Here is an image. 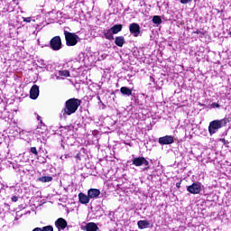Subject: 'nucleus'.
Returning <instances> with one entry per match:
<instances>
[{
  "label": "nucleus",
  "instance_id": "obj_33",
  "mask_svg": "<svg viewBox=\"0 0 231 231\" xmlns=\"http://www.w3.org/2000/svg\"><path fill=\"white\" fill-rule=\"evenodd\" d=\"M37 120H41V117H40V116H37Z\"/></svg>",
  "mask_w": 231,
  "mask_h": 231
},
{
  "label": "nucleus",
  "instance_id": "obj_32",
  "mask_svg": "<svg viewBox=\"0 0 231 231\" xmlns=\"http://www.w3.org/2000/svg\"><path fill=\"white\" fill-rule=\"evenodd\" d=\"M176 187H177L178 189H180V183H177V184H176Z\"/></svg>",
  "mask_w": 231,
  "mask_h": 231
},
{
  "label": "nucleus",
  "instance_id": "obj_26",
  "mask_svg": "<svg viewBox=\"0 0 231 231\" xmlns=\"http://www.w3.org/2000/svg\"><path fill=\"white\" fill-rule=\"evenodd\" d=\"M11 199L14 203H16V201H18L19 199L17 198V196H13Z\"/></svg>",
  "mask_w": 231,
  "mask_h": 231
},
{
  "label": "nucleus",
  "instance_id": "obj_28",
  "mask_svg": "<svg viewBox=\"0 0 231 231\" xmlns=\"http://www.w3.org/2000/svg\"><path fill=\"white\" fill-rule=\"evenodd\" d=\"M39 62H40V66H46V63L44 62V60H42Z\"/></svg>",
  "mask_w": 231,
  "mask_h": 231
},
{
  "label": "nucleus",
  "instance_id": "obj_2",
  "mask_svg": "<svg viewBox=\"0 0 231 231\" xmlns=\"http://www.w3.org/2000/svg\"><path fill=\"white\" fill-rule=\"evenodd\" d=\"M226 124H228V121L226 118L211 121L208 125V133L210 136L216 134V133H217L219 129L226 127Z\"/></svg>",
  "mask_w": 231,
  "mask_h": 231
},
{
  "label": "nucleus",
  "instance_id": "obj_3",
  "mask_svg": "<svg viewBox=\"0 0 231 231\" xmlns=\"http://www.w3.org/2000/svg\"><path fill=\"white\" fill-rule=\"evenodd\" d=\"M67 46H75L79 42V36L73 32L64 31Z\"/></svg>",
  "mask_w": 231,
  "mask_h": 231
},
{
  "label": "nucleus",
  "instance_id": "obj_10",
  "mask_svg": "<svg viewBox=\"0 0 231 231\" xmlns=\"http://www.w3.org/2000/svg\"><path fill=\"white\" fill-rule=\"evenodd\" d=\"M88 196L89 199H97L100 196V189H90L88 190Z\"/></svg>",
  "mask_w": 231,
  "mask_h": 231
},
{
  "label": "nucleus",
  "instance_id": "obj_16",
  "mask_svg": "<svg viewBox=\"0 0 231 231\" xmlns=\"http://www.w3.org/2000/svg\"><path fill=\"white\" fill-rule=\"evenodd\" d=\"M115 44L119 48H122L125 44V38L124 36H117L115 39Z\"/></svg>",
  "mask_w": 231,
  "mask_h": 231
},
{
  "label": "nucleus",
  "instance_id": "obj_31",
  "mask_svg": "<svg viewBox=\"0 0 231 231\" xmlns=\"http://www.w3.org/2000/svg\"><path fill=\"white\" fill-rule=\"evenodd\" d=\"M195 33H197L198 35H199V33H201V31L197 30V31L195 32Z\"/></svg>",
  "mask_w": 231,
  "mask_h": 231
},
{
  "label": "nucleus",
  "instance_id": "obj_23",
  "mask_svg": "<svg viewBox=\"0 0 231 231\" xmlns=\"http://www.w3.org/2000/svg\"><path fill=\"white\" fill-rule=\"evenodd\" d=\"M30 152H32L35 156H37V154H39V152H37V148L36 147H31Z\"/></svg>",
  "mask_w": 231,
  "mask_h": 231
},
{
  "label": "nucleus",
  "instance_id": "obj_13",
  "mask_svg": "<svg viewBox=\"0 0 231 231\" xmlns=\"http://www.w3.org/2000/svg\"><path fill=\"white\" fill-rule=\"evenodd\" d=\"M113 35V31H111V29H105L103 31V37H105V39H107V41H114L115 36Z\"/></svg>",
  "mask_w": 231,
  "mask_h": 231
},
{
  "label": "nucleus",
  "instance_id": "obj_8",
  "mask_svg": "<svg viewBox=\"0 0 231 231\" xmlns=\"http://www.w3.org/2000/svg\"><path fill=\"white\" fill-rule=\"evenodd\" d=\"M158 143H160V145H171V143H174V136L165 135L160 137Z\"/></svg>",
  "mask_w": 231,
  "mask_h": 231
},
{
  "label": "nucleus",
  "instance_id": "obj_29",
  "mask_svg": "<svg viewBox=\"0 0 231 231\" xmlns=\"http://www.w3.org/2000/svg\"><path fill=\"white\" fill-rule=\"evenodd\" d=\"M97 98L99 104L104 105V103H102V99L100 98V96H97Z\"/></svg>",
  "mask_w": 231,
  "mask_h": 231
},
{
  "label": "nucleus",
  "instance_id": "obj_14",
  "mask_svg": "<svg viewBox=\"0 0 231 231\" xmlns=\"http://www.w3.org/2000/svg\"><path fill=\"white\" fill-rule=\"evenodd\" d=\"M83 230L86 231H98V226H97L94 222L88 223Z\"/></svg>",
  "mask_w": 231,
  "mask_h": 231
},
{
  "label": "nucleus",
  "instance_id": "obj_12",
  "mask_svg": "<svg viewBox=\"0 0 231 231\" xmlns=\"http://www.w3.org/2000/svg\"><path fill=\"white\" fill-rule=\"evenodd\" d=\"M78 198H79V203H81V205H88V203H89V196L88 195H86L82 192H80L79 195H78Z\"/></svg>",
  "mask_w": 231,
  "mask_h": 231
},
{
  "label": "nucleus",
  "instance_id": "obj_20",
  "mask_svg": "<svg viewBox=\"0 0 231 231\" xmlns=\"http://www.w3.org/2000/svg\"><path fill=\"white\" fill-rule=\"evenodd\" d=\"M122 28H123L122 24H116L112 26L110 30L112 31V33L114 35H116V33H119V32H122Z\"/></svg>",
  "mask_w": 231,
  "mask_h": 231
},
{
  "label": "nucleus",
  "instance_id": "obj_1",
  "mask_svg": "<svg viewBox=\"0 0 231 231\" xmlns=\"http://www.w3.org/2000/svg\"><path fill=\"white\" fill-rule=\"evenodd\" d=\"M81 101L77 98H70L65 102V107L62 109L63 116H70L74 113H77V109L80 106Z\"/></svg>",
  "mask_w": 231,
  "mask_h": 231
},
{
  "label": "nucleus",
  "instance_id": "obj_27",
  "mask_svg": "<svg viewBox=\"0 0 231 231\" xmlns=\"http://www.w3.org/2000/svg\"><path fill=\"white\" fill-rule=\"evenodd\" d=\"M24 23H32V17H26L23 19Z\"/></svg>",
  "mask_w": 231,
  "mask_h": 231
},
{
  "label": "nucleus",
  "instance_id": "obj_34",
  "mask_svg": "<svg viewBox=\"0 0 231 231\" xmlns=\"http://www.w3.org/2000/svg\"><path fill=\"white\" fill-rule=\"evenodd\" d=\"M15 220H17V217H15Z\"/></svg>",
  "mask_w": 231,
  "mask_h": 231
},
{
  "label": "nucleus",
  "instance_id": "obj_5",
  "mask_svg": "<svg viewBox=\"0 0 231 231\" xmlns=\"http://www.w3.org/2000/svg\"><path fill=\"white\" fill-rule=\"evenodd\" d=\"M50 46L53 50V51H59V50H61L62 40H60V36L53 37L50 42Z\"/></svg>",
  "mask_w": 231,
  "mask_h": 231
},
{
  "label": "nucleus",
  "instance_id": "obj_21",
  "mask_svg": "<svg viewBox=\"0 0 231 231\" xmlns=\"http://www.w3.org/2000/svg\"><path fill=\"white\" fill-rule=\"evenodd\" d=\"M52 180H53V177L51 176H43L38 179V181H42V183H50V181H52Z\"/></svg>",
  "mask_w": 231,
  "mask_h": 231
},
{
  "label": "nucleus",
  "instance_id": "obj_18",
  "mask_svg": "<svg viewBox=\"0 0 231 231\" xmlns=\"http://www.w3.org/2000/svg\"><path fill=\"white\" fill-rule=\"evenodd\" d=\"M120 92L122 95H125V97H131L133 95V90L127 87H122L120 88Z\"/></svg>",
  "mask_w": 231,
  "mask_h": 231
},
{
  "label": "nucleus",
  "instance_id": "obj_11",
  "mask_svg": "<svg viewBox=\"0 0 231 231\" xmlns=\"http://www.w3.org/2000/svg\"><path fill=\"white\" fill-rule=\"evenodd\" d=\"M30 97L32 100L39 98V86L33 85L30 90Z\"/></svg>",
  "mask_w": 231,
  "mask_h": 231
},
{
  "label": "nucleus",
  "instance_id": "obj_19",
  "mask_svg": "<svg viewBox=\"0 0 231 231\" xmlns=\"http://www.w3.org/2000/svg\"><path fill=\"white\" fill-rule=\"evenodd\" d=\"M152 23H154V26L158 27L163 23V21L162 20V16L154 15L152 16Z\"/></svg>",
  "mask_w": 231,
  "mask_h": 231
},
{
  "label": "nucleus",
  "instance_id": "obj_9",
  "mask_svg": "<svg viewBox=\"0 0 231 231\" xmlns=\"http://www.w3.org/2000/svg\"><path fill=\"white\" fill-rule=\"evenodd\" d=\"M55 226L58 228V231L64 230L68 226V222L66 219L60 217L55 221Z\"/></svg>",
  "mask_w": 231,
  "mask_h": 231
},
{
  "label": "nucleus",
  "instance_id": "obj_25",
  "mask_svg": "<svg viewBox=\"0 0 231 231\" xmlns=\"http://www.w3.org/2000/svg\"><path fill=\"white\" fill-rule=\"evenodd\" d=\"M181 5H187L188 3H191L192 0H180Z\"/></svg>",
  "mask_w": 231,
  "mask_h": 231
},
{
  "label": "nucleus",
  "instance_id": "obj_17",
  "mask_svg": "<svg viewBox=\"0 0 231 231\" xmlns=\"http://www.w3.org/2000/svg\"><path fill=\"white\" fill-rule=\"evenodd\" d=\"M138 225V228H140L141 230H143V228H149V226L151 225V223H149L148 220H139L137 222Z\"/></svg>",
  "mask_w": 231,
  "mask_h": 231
},
{
  "label": "nucleus",
  "instance_id": "obj_22",
  "mask_svg": "<svg viewBox=\"0 0 231 231\" xmlns=\"http://www.w3.org/2000/svg\"><path fill=\"white\" fill-rule=\"evenodd\" d=\"M42 231H53V226H45L43 227H41Z\"/></svg>",
  "mask_w": 231,
  "mask_h": 231
},
{
  "label": "nucleus",
  "instance_id": "obj_6",
  "mask_svg": "<svg viewBox=\"0 0 231 231\" xmlns=\"http://www.w3.org/2000/svg\"><path fill=\"white\" fill-rule=\"evenodd\" d=\"M129 32L134 37H140V35H142L140 24L136 23H133L129 25Z\"/></svg>",
  "mask_w": 231,
  "mask_h": 231
},
{
  "label": "nucleus",
  "instance_id": "obj_4",
  "mask_svg": "<svg viewBox=\"0 0 231 231\" xmlns=\"http://www.w3.org/2000/svg\"><path fill=\"white\" fill-rule=\"evenodd\" d=\"M133 165H135V167H142V165H144V171H148L149 169V162L145 157H135L132 160Z\"/></svg>",
  "mask_w": 231,
  "mask_h": 231
},
{
  "label": "nucleus",
  "instance_id": "obj_7",
  "mask_svg": "<svg viewBox=\"0 0 231 231\" xmlns=\"http://www.w3.org/2000/svg\"><path fill=\"white\" fill-rule=\"evenodd\" d=\"M201 187H203L201 182H194L192 185L187 187V191L189 194H199L201 192Z\"/></svg>",
  "mask_w": 231,
  "mask_h": 231
},
{
  "label": "nucleus",
  "instance_id": "obj_30",
  "mask_svg": "<svg viewBox=\"0 0 231 231\" xmlns=\"http://www.w3.org/2000/svg\"><path fill=\"white\" fill-rule=\"evenodd\" d=\"M32 231H42L41 227H35Z\"/></svg>",
  "mask_w": 231,
  "mask_h": 231
},
{
  "label": "nucleus",
  "instance_id": "obj_24",
  "mask_svg": "<svg viewBox=\"0 0 231 231\" xmlns=\"http://www.w3.org/2000/svg\"><path fill=\"white\" fill-rule=\"evenodd\" d=\"M211 107H213V109H217V107H220V106L217 103H212Z\"/></svg>",
  "mask_w": 231,
  "mask_h": 231
},
{
  "label": "nucleus",
  "instance_id": "obj_15",
  "mask_svg": "<svg viewBox=\"0 0 231 231\" xmlns=\"http://www.w3.org/2000/svg\"><path fill=\"white\" fill-rule=\"evenodd\" d=\"M57 79V80H60V77H69V70H60L58 72V75H55V76H51V79Z\"/></svg>",
  "mask_w": 231,
  "mask_h": 231
}]
</instances>
